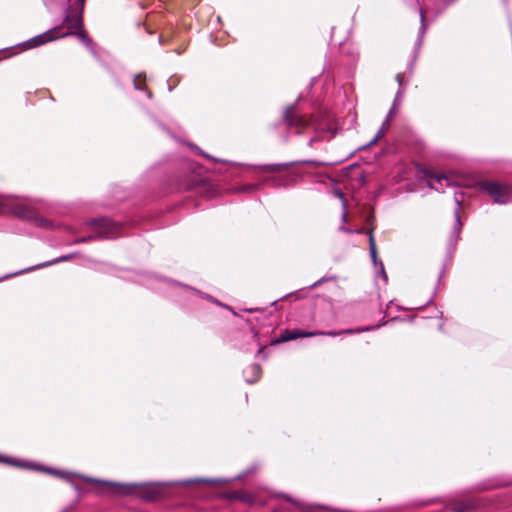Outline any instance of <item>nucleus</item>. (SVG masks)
<instances>
[{
	"label": "nucleus",
	"mask_w": 512,
	"mask_h": 512,
	"mask_svg": "<svg viewBox=\"0 0 512 512\" xmlns=\"http://www.w3.org/2000/svg\"><path fill=\"white\" fill-rule=\"evenodd\" d=\"M337 195H338L341 199H343V198H344V195H343L341 192H337Z\"/></svg>",
	"instance_id": "obj_20"
},
{
	"label": "nucleus",
	"mask_w": 512,
	"mask_h": 512,
	"mask_svg": "<svg viewBox=\"0 0 512 512\" xmlns=\"http://www.w3.org/2000/svg\"><path fill=\"white\" fill-rule=\"evenodd\" d=\"M61 30H62L61 26H56V27L46 31L43 34L35 36L27 42V47L28 48L38 47V46H41L48 42H51L55 39L61 38V33H60Z\"/></svg>",
	"instance_id": "obj_8"
},
{
	"label": "nucleus",
	"mask_w": 512,
	"mask_h": 512,
	"mask_svg": "<svg viewBox=\"0 0 512 512\" xmlns=\"http://www.w3.org/2000/svg\"><path fill=\"white\" fill-rule=\"evenodd\" d=\"M343 218H344V220H346V218H347L346 212L343 213Z\"/></svg>",
	"instance_id": "obj_21"
},
{
	"label": "nucleus",
	"mask_w": 512,
	"mask_h": 512,
	"mask_svg": "<svg viewBox=\"0 0 512 512\" xmlns=\"http://www.w3.org/2000/svg\"><path fill=\"white\" fill-rule=\"evenodd\" d=\"M145 81H146L145 75L138 74L137 76H135V78L133 80L134 87L138 90H145L146 89Z\"/></svg>",
	"instance_id": "obj_11"
},
{
	"label": "nucleus",
	"mask_w": 512,
	"mask_h": 512,
	"mask_svg": "<svg viewBox=\"0 0 512 512\" xmlns=\"http://www.w3.org/2000/svg\"><path fill=\"white\" fill-rule=\"evenodd\" d=\"M11 213L19 218L32 219L35 212L25 201L11 197L0 198V214Z\"/></svg>",
	"instance_id": "obj_2"
},
{
	"label": "nucleus",
	"mask_w": 512,
	"mask_h": 512,
	"mask_svg": "<svg viewBox=\"0 0 512 512\" xmlns=\"http://www.w3.org/2000/svg\"><path fill=\"white\" fill-rule=\"evenodd\" d=\"M285 167V164H267L261 166V169L264 172L274 173L282 171L283 169H285Z\"/></svg>",
	"instance_id": "obj_10"
},
{
	"label": "nucleus",
	"mask_w": 512,
	"mask_h": 512,
	"mask_svg": "<svg viewBox=\"0 0 512 512\" xmlns=\"http://www.w3.org/2000/svg\"><path fill=\"white\" fill-rule=\"evenodd\" d=\"M403 78H404V74H402V73H398V74L396 75V80H397V82H398L400 85L402 84Z\"/></svg>",
	"instance_id": "obj_15"
},
{
	"label": "nucleus",
	"mask_w": 512,
	"mask_h": 512,
	"mask_svg": "<svg viewBox=\"0 0 512 512\" xmlns=\"http://www.w3.org/2000/svg\"><path fill=\"white\" fill-rule=\"evenodd\" d=\"M121 226L110 219L93 222V231L103 238H114L120 235Z\"/></svg>",
	"instance_id": "obj_6"
},
{
	"label": "nucleus",
	"mask_w": 512,
	"mask_h": 512,
	"mask_svg": "<svg viewBox=\"0 0 512 512\" xmlns=\"http://www.w3.org/2000/svg\"><path fill=\"white\" fill-rule=\"evenodd\" d=\"M421 172L423 177L426 179L428 186L439 192H443L444 187L462 184V182L454 175L439 174L429 169H422Z\"/></svg>",
	"instance_id": "obj_4"
},
{
	"label": "nucleus",
	"mask_w": 512,
	"mask_h": 512,
	"mask_svg": "<svg viewBox=\"0 0 512 512\" xmlns=\"http://www.w3.org/2000/svg\"><path fill=\"white\" fill-rule=\"evenodd\" d=\"M254 189L253 186H248L243 189V191H252Z\"/></svg>",
	"instance_id": "obj_17"
},
{
	"label": "nucleus",
	"mask_w": 512,
	"mask_h": 512,
	"mask_svg": "<svg viewBox=\"0 0 512 512\" xmlns=\"http://www.w3.org/2000/svg\"><path fill=\"white\" fill-rule=\"evenodd\" d=\"M369 244H370L371 257L373 259V262L376 264L377 263V251H376V244L374 241V237L372 234H370V237H369Z\"/></svg>",
	"instance_id": "obj_12"
},
{
	"label": "nucleus",
	"mask_w": 512,
	"mask_h": 512,
	"mask_svg": "<svg viewBox=\"0 0 512 512\" xmlns=\"http://www.w3.org/2000/svg\"><path fill=\"white\" fill-rule=\"evenodd\" d=\"M481 189L485 191L496 203H507L510 196V187L497 181L481 183Z\"/></svg>",
	"instance_id": "obj_5"
},
{
	"label": "nucleus",
	"mask_w": 512,
	"mask_h": 512,
	"mask_svg": "<svg viewBox=\"0 0 512 512\" xmlns=\"http://www.w3.org/2000/svg\"><path fill=\"white\" fill-rule=\"evenodd\" d=\"M66 259H67L66 257H63V258H60V259H57V260H53V261H51V262H48L47 264L39 265V267H44V266H47V265H51V264H54V263H58L59 261L66 260Z\"/></svg>",
	"instance_id": "obj_14"
},
{
	"label": "nucleus",
	"mask_w": 512,
	"mask_h": 512,
	"mask_svg": "<svg viewBox=\"0 0 512 512\" xmlns=\"http://www.w3.org/2000/svg\"><path fill=\"white\" fill-rule=\"evenodd\" d=\"M251 369H252L254 372H256V373H259V370H260V368H259V366H258V365H253V366L251 367Z\"/></svg>",
	"instance_id": "obj_16"
},
{
	"label": "nucleus",
	"mask_w": 512,
	"mask_h": 512,
	"mask_svg": "<svg viewBox=\"0 0 512 512\" xmlns=\"http://www.w3.org/2000/svg\"><path fill=\"white\" fill-rule=\"evenodd\" d=\"M68 2L69 5L61 27L67 28V31H73L83 26L85 0H68Z\"/></svg>",
	"instance_id": "obj_3"
},
{
	"label": "nucleus",
	"mask_w": 512,
	"mask_h": 512,
	"mask_svg": "<svg viewBox=\"0 0 512 512\" xmlns=\"http://www.w3.org/2000/svg\"><path fill=\"white\" fill-rule=\"evenodd\" d=\"M384 135V128L380 129L370 144H375Z\"/></svg>",
	"instance_id": "obj_13"
},
{
	"label": "nucleus",
	"mask_w": 512,
	"mask_h": 512,
	"mask_svg": "<svg viewBox=\"0 0 512 512\" xmlns=\"http://www.w3.org/2000/svg\"><path fill=\"white\" fill-rule=\"evenodd\" d=\"M284 118L288 127L296 129L297 133H301L308 127L314 129L317 136L309 140V146H312L315 141L329 139L335 134L330 119L299 115L292 107L286 110Z\"/></svg>",
	"instance_id": "obj_1"
},
{
	"label": "nucleus",
	"mask_w": 512,
	"mask_h": 512,
	"mask_svg": "<svg viewBox=\"0 0 512 512\" xmlns=\"http://www.w3.org/2000/svg\"><path fill=\"white\" fill-rule=\"evenodd\" d=\"M342 333H352V330H345V331H329V332H323V331H303V330H286L281 335L282 341H290L297 338H303V337H314L317 335H326V336H337Z\"/></svg>",
	"instance_id": "obj_7"
},
{
	"label": "nucleus",
	"mask_w": 512,
	"mask_h": 512,
	"mask_svg": "<svg viewBox=\"0 0 512 512\" xmlns=\"http://www.w3.org/2000/svg\"><path fill=\"white\" fill-rule=\"evenodd\" d=\"M455 216H456V223H457V225H460V219H459V214H458V212H456V215H455Z\"/></svg>",
	"instance_id": "obj_18"
},
{
	"label": "nucleus",
	"mask_w": 512,
	"mask_h": 512,
	"mask_svg": "<svg viewBox=\"0 0 512 512\" xmlns=\"http://www.w3.org/2000/svg\"><path fill=\"white\" fill-rule=\"evenodd\" d=\"M456 202H457V204H458V206H459V205H460V201H459V199H457V198H456Z\"/></svg>",
	"instance_id": "obj_22"
},
{
	"label": "nucleus",
	"mask_w": 512,
	"mask_h": 512,
	"mask_svg": "<svg viewBox=\"0 0 512 512\" xmlns=\"http://www.w3.org/2000/svg\"><path fill=\"white\" fill-rule=\"evenodd\" d=\"M0 461H2V459H0Z\"/></svg>",
	"instance_id": "obj_23"
},
{
	"label": "nucleus",
	"mask_w": 512,
	"mask_h": 512,
	"mask_svg": "<svg viewBox=\"0 0 512 512\" xmlns=\"http://www.w3.org/2000/svg\"><path fill=\"white\" fill-rule=\"evenodd\" d=\"M38 224H39L40 226H46V225H47V221H43V220H41V221H39V222H38Z\"/></svg>",
	"instance_id": "obj_19"
},
{
	"label": "nucleus",
	"mask_w": 512,
	"mask_h": 512,
	"mask_svg": "<svg viewBox=\"0 0 512 512\" xmlns=\"http://www.w3.org/2000/svg\"><path fill=\"white\" fill-rule=\"evenodd\" d=\"M70 35H76L86 45H89L91 42L86 31L83 29V26L81 28L75 29L73 31H66L64 33H61V38H64V37H67Z\"/></svg>",
	"instance_id": "obj_9"
}]
</instances>
